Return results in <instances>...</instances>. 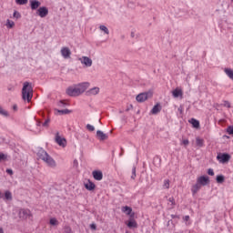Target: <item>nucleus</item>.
Here are the masks:
<instances>
[{
	"label": "nucleus",
	"instance_id": "37998d69",
	"mask_svg": "<svg viewBox=\"0 0 233 233\" xmlns=\"http://www.w3.org/2000/svg\"><path fill=\"white\" fill-rule=\"evenodd\" d=\"M208 176H214V169L209 168V169L208 170Z\"/></svg>",
	"mask_w": 233,
	"mask_h": 233
},
{
	"label": "nucleus",
	"instance_id": "9d476101",
	"mask_svg": "<svg viewBox=\"0 0 233 233\" xmlns=\"http://www.w3.org/2000/svg\"><path fill=\"white\" fill-rule=\"evenodd\" d=\"M60 54L64 59H70V56H72V51L68 47H62L60 50Z\"/></svg>",
	"mask_w": 233,
	"mask_h": 233
},
{
	"label": "nucleus",
	"instance_id": "603ef678",
	"mask_svg": "<svg viewBox=\"0 0 233 233\" xmlns=\"http://www.w3.org/2000/svg\"><path fill=\"white\" fill-rule=\"evenodd\" d=\"M131 37H136V33L131 32Z\"/></svg>",
	"mask_w": 233,
	"mask_h": 233
},
{
	"label": "nucleus",
	"instance_id": "5701e85b",
	"mask_svg": "<svg viewBox=\"0 0 233 233\" xmlns=\"http://www.w3.org/2000/svg\"><path fill=\"white\" fill-rule=\"evenodd\" d=\"M56 111L57 112V114H59L60 116H65L66 114H70L72 111H70L69 109H56Z\"/></svg>",
	"mask_w": 233,
	"mask_h": 233
},
{
	"label": "nucleus",
	"instance_id": "2f4dec72",
	"mask_svg": "<svg viewBox=\"0 0 233 233\" xmlns=\"http://www.w3.org/2000/svg\"><path fill=\"white\" fill-rule=\"evenodd\" d=\"M13 17H15V19H21V14L17 11H15L13 14Z\"/></svg>",
	"mask_w": 233,
	"mask_h": 233
},
{
	"label": "nucleus",
	"instance_id": "4468645a",
	"mask_svg": "<svg viewBox=\"0 0 233 233\" xmlns=\"http://www.w3.org/2000/svg\"><path fill=\"white\" fill-rule=\"evenodd\" d=\"M31 10H37V8H41V2L38 0H30Z\"/></svg>",
	"mask_w": 233,
	"mask_h": 233
},
{
	"label": "nucleus",
	"instance_id": "79ce46f5",
	"mask_svg": "<svg viewBox=\"0 0 233 233\" xmlns=\"http://www.w3.org/2000/svg\"><path fill=\"white\" fill-rule=\"evenodd\" d=\"M7 90L9 91V92H14V90H15V87H14V86H7Z\"/></svg>",
	"mask_w": 233,
	"mask_h": 233
},
{
	"label": "nucleus",
	"instance_id": "4be33fe9",
	"mask_svg": "<svg viewBox=\"0 0 233 233\" xmlns=\"http://www.w3.org/2000/svg\"><path fill=\"white\" fill-rule=\"evenodd\" d=\"M122 212H124L127 216H131V214H132V208H130L128 206H125V207L122 208Z\"/></svg>",
	"mask_w": 233,
	"mask_h": 233
},
{
	"label": "nucleus",
	"instance_id": "58836bf2",
	"mask_svg": "<svg viewBox=\"0 0 233 233\" xmlns=\"http://www.w3.org/2000/svg\"><path fill=\"white\" fill-rule=\"evenodd\" d=\"M49 124H50V118H47V119L42 124V127H47Z\"/></svg>",
	"mask_w": 233,
	"mask_h": 233
},
{
	"label": "nucleus",
	"instance_id": "6e6d98bb",
	"mask_svg": "<svg viewBox=\"0 0 233 233\" xmlns=\"http://www.w3.org/2000/svg\"><path fill=\"white\" fill-rule=\"evenodd\" d=\"M0 233H5V231L3 230V228H0Z\"/></svg>",
	"mask_w": 233,
	"mask_h": 233
},
{
	"label": "nucleus",
	"instance_id": "39448f33",
	"mask_svg": "<svg viewBox=\"0 0 233 233\" xmlns=\"http://www.w3.org/2000/svg\"><path fill=\"white\" fill-rule=\"evenodd\" d=\"M152 97V92H145V93H140L137 96L136 99L138 103H145L147 99H150Z\"/></svg>",
	"mask_w": 233,
	"mask_h": 233
},
{
	"label": "nucleus",
	"instance_id": "ddd939ff",
	"mask_svg": "<svg viewBox=\"0 0 233 233\" xmlns=\"http://www.w3.org/2000/svg\"><path fill=\"white\" fill-rule=\"evenodd\" d=\"M130 219L127 223L128 228H137V222L133 218H134V213L130 216Z\"/></svg>",
	"mask_w": 233,
	"mask_h": 233
},
{
	"label": "nucleus",
	"instance_id": "09e8293b",
	"mask_svg": "<svg viewBox=\"0 0 233 233\" xmlns=\"http://www.w3.org/2000/svg\"><path fill=\"white\" fill-rule=\"evenodd\" d=\"M66 233H71L72 230L70 229V228H66Z\"/></svg>",
	"mask_w": 233,
	"mask_h": 233
},
{
	"label": "nucleus",
	"instance_id": "864d4df0",
	"mask_svg": "<svg viewBox=\"0 0 233 233\" xmlns=\"http://www.w3.org/2000/svg\"><path fill=\"white\" fill-rule=\"evenodd\" d=\"M36 126L41 127V121H37Z\"/></svg>",
	"mask_w": 233,
	"mask_h": 233
},
{
	"label": "nucleus",
	"instance_id": "72a5a7b5",
	"mask_svg": "<svg viewBox=\"0 0 233 233\" xmlns=\"http://www.w3.org/2000/svg\"><path fill=\"white\" fill-rule=\"evenodd\" d=\"M86 129L89 130V132H94V130H96V127H94V126H92L90 124H87Z\"/></svg>",
	"mask_w": 233,
	"mask_h": 233
},
{
	"label": "nucleus",
	"instance_id": "c03bdc74",
	"mask_svg": "<svg viewBox=\"0 0 233 233\" xmlns=\"http://www.w3.org/2000/svg\"><path fill=\"white\" fill-rule=\"evenodd\" d=\"M168 201H169V203H171L172 205H176V201L174 200V198H173V197L169 198H168Z\"/></svg>",
	"mask_w": 233,
	"mask_h": 233
},
{
	"label": "nucleus",
	"instance_id": "c85d7f7f",
	"mask_svg": "<svg viewBox=\"0 0 233 233\" xmlns=\"http://www.w3.org/2000/svg\"><path fill=\"white\" fill-rule=\"evenodd\" d=\"M66 103H65V101L63 100H60L58 103H57V106H59L60 108H65V106H66Z\"/></svg>",
	"mask_w": 233,
	"mask_h": 233
},
{
	"label": "nucleus",
	"instance_id": "8fccbe9b",
	"mask_svg": "<svg viewBox=\"0 0 233 233\" xmlns=\"http://www.w3.org/2000/svg\"><path fill=\"white\" fill-rule=\"evenodd\" d=\"M3 198H5V195L0 191V199H3Z\"/></svg>",
	"mask_w": 233,
	"mask_h": 233
},
{
	"label": "nucleus",
	"instance_id": "c9c22d12",
	"mask_svg": "<svg viewBox=\"0 0 233 233\" xmlns=\"http://www.w3.org/2000/svg\"><path fill=\"white\" fill-rule=\"evenodd\" d=\"M223 103V106H226V108H230V102H228V100H224Z\"/></svg>",
	"mask_w": 233,
	"mask_h": 233
},
{
	"label": "nucleus",
	"instance_id": "f257e3e1",
	"mask_svg": "<svg viewBox=\"0 0 233 233\" xmlns=\"http://www.w3.org/2000/svg\"><path fill=\"white\" fill-rule=\"evenodd\" d=\"M88 86H90V83L83 82L78 85L69 86L66 92L67 96H70V97H77L78 96H81V94L85 93Z\"/></svg>",
	"mask_w": 233,
	"mask_h": 233
},
{
	"label": "nucleus",
	"instance_id": "7c9ffc66",
	"mask_svg": "<svg viewBox=\"0 0 233 233\" xmlns=\"http://www.w3.org/2000/svg\"><path fill=\"white\" fill-rule=\"evenodd\" d=\"M16 5H26L28 0H15Z\"/></svg>",
	"mask_w": 233,
	"mask_h": 233
},
{
	"label": "nucleus",
	"instance_id": "a19ab883",
	"mask_svg": "<svg viewBox=\"0 0 233 233\" xmlns=\"http://www.w3.org/2000/svg\"><path fill=\"white\" fill-rule=\"evenodd\" d=\"M90 228L91 230H97V226L96 224H91Z\"/></svg>",
	"mask_w": 233,
	"mask_h": 233
},
{
	"label": "nucleus",
	"instance_id": "1a4fd4ad",
	"mask_svg": "<svg viewBox=\"0 0 233 233\" xmlns=\"http://www.w3.org/2000/svg\"><path fill=\"white\" fill-rule=\"evenodd\" d=\"M78 61H80V63L82 65H84L85 66H86L87 68H89L90 66H92V58L88 57V56H82L80 58H78Z\"/></svg>",
	"mask_w": 233,
	"mask_h": 233
},
{
	"label": "nucleus",
	"instance_id": "cd10ccee",
	"mask_svg": "<svg viewBox=\"0 0 233 233\" xmlns=\"http://www.w3.org/2000/svg\"><path fill=\"white\" fill-rule=\"evenodd\" d=\"M0 116H5V117H8V112L0 106Z\"/></svg>",
	"mask_w": 233,
	"mask_h": 233
},
{
	"label": "nucleus",
	"instance_id": "0eeeda50",
	"mask_svg": "<svg viewBox=\"0 0 233 233\" xmlns=\"http://www.w3.org/2000/svg\"><path fill=\"white\" fill-rule=\"evenodd\" d=\"M36 15H39L42 19L48 15V7L41 6L36 10Z\"/></svg>",
	"mask_w": 233,
	"mask_h": 233
},
{
	"label": "nucleus",
	"instance_id": "b1692460",
	"mask_svg": "<svg viewBox=\"0 0 233 233\" xmlns=\"http://www.w3.org/2000/svg\"><path fill=\"white\" fill-rule=\"evenodd\" d=\"M216 181L217 183H225V176L223 175H218L217 177H216Z\"/></svg>",
	"mask_w": 233,
	"mask_h": 233
},
{
	"label": "nucleus",
	"instance_id": "473e14b6",
	"mask_svg": "<svg viewBox=\"0 0 233 233\" xmlns=\"http://www.w3.org/2000/svg\"><path fill=\"white\" fill-rule=\"evenodd\" d=\"M164 188H170V181L169 180H164Z\"/></svg>",
	"mask_w": 233,
	"mask_h": 233
},
{
	"label": "nucleus",
	"instance_id": "4c0bfd02",
	"mask_svg": "<svg viewBox=\"0 0 233 233\" xmlns=\"http://www.w3.org/2000/svg\"><path fill=\"white\" fill-rule=\"evenodd\" d=\"M131 179H136V167H133L132 168Z\"/></svg>",
	"mask_w": 233,
	"mask_h": 233
},
{
	"label": "nucleus",
	"instance_id": "a878e982",
	"mask_svg": "<svg viewBox=\"0 0 233 233\" xmlns=\"http://www.w3.org/2000/svg\"><path fill=\"white\" fill-rule=\"evenodd\" d=\"M99 30H101L102 32L106 34V35H108V34H110V31L108 30V27H106V25H100Z\"/></svg>",
	"mask_w": 233,
	"mask_h": 233
},
{
	"label": "nucleus",
	"instance_id": "412c9836",
	"mask_svg": "<svg viewBox=\"0 0 233 233\" xmlns=\"http://www.w3.org/2000/svg\"><path fill=\"white\" fill-rule=\"evenodd\" d=\"M196 145H197V147L201 148L205 146V140H203V138L197 137L196 138Z\"/></svg>",
	"mask_w": 233,
	"mask_h": 233
},
{
	"label": "nucleus",
	"instance_id": "a211bd4d",
	"mask_svg": "<svg viewBox=\"0 0 233 233\" xmlns=\"http://www.w3.org/2000/svg\"><path fill=\"white\" fill-rule=\"evenodd\" d=\"M85 187L86 188V190H94L96 188V184H94V182L88 180L87 183L85 184Z\"/></svg>",
	"mask_w": 233,
	"mask_h": 233
},
{
	"label": "nucleus",
	"instance_id": "bb28decb",
	"mask_svg": "<svg viewBox=\"0 0 233 233\" xmlns=\"http://www.w3.org/2000/svg\"><path fill=\"white\" fill-rule=\"evenodd\" d=\"M5 199L7 201H12V193L10 191H5Z\"/></svg>",
	"mask_w": 233,
	"mask_h": 233
},
{
	"label": "nucleus",
	"instance_id": "393cba45",
	"mask_svg": "<svg viewBox=\"0 0 233 233\" xmlns=\"http://www.w3.org/2000/svg\"><path fill=\"white\" fill-rule=\"evenodd\" d=\"M5 26H6L7 28H14V26H15V23H14V21H12V20H10V19H7V20H6Z\"/></svg>",
	"mask_w": 233,
	"mask_h": 233
},
{
	"label": "nucleus",
	"instance_id": "423d86ee",
	"mask_svg": "<svg viewBox=\"0 0 233 233\" xmlns=\"http://www.w3.org/2000/svg\"><path fill=\"white\" fill-rule=\"evenodd\" d=\"M217 159L219 163L225 165V163H228V161H230V156L228 155V153H219L217 156Z\"/></svg>",
	"mask_w": 233,
	"mask_h": 233
},
{
	"label": "nucleus",
	"instance_id": "c756f323",
	"mask_svg": "<svg viewBox=\"0 0 233 233\" xmlns=\"http://www.w3.org/2000/svg\"><path fill=\"white\" fill-rule=\"evenodd\" d=\"M49 223L53 227H56V225H57V219L56 218H53L50 219Z\"/></svg>",
	"mask_w": 233,
	"mask_h": 233
},
{
	"label": "nucleus",
	"instance_id": "dca6fc26",
	"mask_svg": "<svg viewBox=\"0 0 233 233\" xmlns=\"http://www.w3.org/2000/svg\"><path fill=\"white\" fill-rule=\"evenodd\" d=\"M172 96L175 98L177 97H183V90L179 89V88H176L172 91Z\"/></svg>",
	"mask_w": 233,
	"mask_h": 233
},
{
	"label": "nucleus",
	"instance_id": "aec40b11",
	"mask_svg": "<svg viewBox=\"0 0 233 233\" xmlns=\"http://www.w3.org/2000/svg\"><path fill=\"white\" fill-rule=\"evenodd\" d=\"M189 123L192 124L193 128H199V121L196 118H191Z\"/></svg>",
	"mask_w": 233,
	"mask_h": 233
},
{
	"label": "nucleus",
	"instance_id": "ea45409f",
	"mask_svg": "<svg viewBox=\"0 0 233 233\" xmlns=\"http://www.w3.org/2000/svg\"><path fill=\"white\" fill-rule=\"evenodd\" d=\"M5 159H6V155L0 153V161H5Z\"/></svg>",
	"mask_w": 233,
	"mask_h": 233
},
{
	"label": "nucleus",
	"instance_id": "4d7b16f0",
	"mask_svg": "<svg viewBox=\"0 0 233 233\" xmlns=\"http://www.w3.org/2000/svg\"><path fill=\"white\" fill-rule=\"evenodd\" d=\"M39 132H41V130H37L36 133L39 134Z\"/></svg>",
	"mask_w": 233,
	"mask_h": 233
},
{
	"label": "nucleus",
	"instance_id": "e433bc0d",
	"mask_svg": "<svg viewBox=\"0 0 233 233\" xmlns=\"http://www.w3.org/2000/svg\"><path fill=\"white\" fill-rule=\"evenodd\" d=\"M189 143L190 142L188 141V139H184L182 140L181 145H184V147H188Z\"/></svg>",
	"mask_w": 233,
	"mask_h": 233
},
{
	"label": "nucleus",
	"instance_id": "f704fd0d",
	"mask_svg": "<svg viewBox=\"0 0 233 233\" xmlns=\"http://www.w3.org/2000/svg\"><path fill=\"white\" fill-rule=\"evenodd\" d=\"M227 132L229 134V136H233V126L228 127Z\"/></svg>",
	"mask_w": 233,
	"mask_h": 233
},
{
	"label": "nucleus",
	"instance_id": "f8f14e48",
	"mask_svg": "<svg viewBox=\"0 0 233 233\" xmlns=\"http://www.w3.org/2000/svg\"><path fill=\"white\" fill-rule=\"evenodd\" d=\"M96 137L99 139V141H106V139H108V135L105 134L101 130L96 131Z\"/></svg>",
	"mask_w": 233,
	"mask_h": 233
},
{
	"label": "nucleus",
	"instance_id": "3c124183",
	"mask_svg": "<svg viewBox=\"0 0 233 233\" xmlns=\"http://www.w3.org/2000/svg\"><path fill=\"white\" fill-rule=\"evenodd\" d=\"M73 163H74V167H77V160L75 159Z\"/></svg>",
	"mask_w": 233,
	"mask_h": 233
},
{
	"label": "nucleus",
	"instance_id": "a18cd8bd",
	"mask_svg": "<svg viewBox=\"0 0 233 233\" xmlns=\"http://www.w3.org/2000/svg\"><path fill=\"white\" fill-rule=\"evenodd\" d=\"M134 108V106L129 105V106H127V108L126 109V112H129V110H132Z\"/></svg>",
	"mask_w": 233,
	"mask_h": 233
},
{
	"label": "nucleus",
	"instance_id": "5fc2aeb1",
	"mask_svg": "<svg viewBox=\"0 0 233 233\" xmlns=\"http://www.w3.org/2000/svg\"><path fill=\"white\" fill-rule=\"evenodd\" d=\"M13 109H14V110H17V106L15 105V106H13Z\"/></svg>",
	"mask_w": 233,
	"mask_h": 233
},
{
	"label": "nucleus",
	"instance_id": "2eb2a0df",
	"mask_svg": "<svg viewBox=\"0 0 233 233\" xmlns=\"http://www.w3.org/2000/svg\"><path fill=\"white\" fill-rule=\"evenodd\" d=\"M99 94V87H93L86 92V96H97Z\"/></svg>",
	"mask_w": 233,
	"mask_h": 233
},
{
	"label": "nucleus",
	"instance_id": "49530a36",
	"mask_svg": "<svg viewBox=\"0 0 233 233\" xmlns=\"http://www.w3.org/2000/svg\"><path fill=\"white\" fill-rule=\"evenodd\" d=\"M6 173L12 176V174H14V171L12 169H6Z\"/></svg>",
	"mask_w": 233,
	"mask_h": 233
},
{
	"label": "nucleus",
	"instance_id": "de8ad7c7",
	"mask_svg": "<svg viewBox=\"0 0 233 233\" xmlns=\"http://www.w3.org/2000/svg\"><path fill=\"white\" fill-rule=\"evenodd\" d=\"M190 219V216L187 215L184 217V221H188Z\"/></svg>",
	"mask_w": 233,
	"mask_h": 233
},
{
	"label": "nucleus",
	"instance_id": "6e6552de",
	"mask_svg": "<svg viewBox=\"0 0 233 233\" xmlns=\"http://www.w3.org/2000/svg\"><path fill=\"white\" fill-rule=\"evenodd\" d=\"M55 141L57 145H59V147H66V139L64 137H61V136H59V132L56 134Z\"/></svg>",
	"mask_w": 233,
	"mask_h": 233
},
{
	"label": "nucleus",
	"instance_id": "7ed1b4c3",
	"mask_svg": "<svg viewBox=\"0 0 233 233\" xmlns=\"http://www.w3.org/2000/svg\"><path fill=\"white\" fill-rule=\"evenodd\" d=\"M210 183V178L208 176H201L197 178V183L193 185L191 188V192L193 196H196L199 190H201V187H207Z\"/></svg>",
	"mask_w": 233,
	"mask_h": 233
},
{
	"label": "nucleus",
	"instance_id": "6ab92c4d",
	"mask_svg": "<svg viewBox=\"0 0 233 233\" xmlns=\"http://www.w3.org/2000/svg\"><path fill=\"white\" fill-rule=\"evenodd\" d=\"M159 112H161V106H159V104H157L153 106L152 110H151V114H159Z\"/></svg>",
	"mask_w": 233,
	"mask_h": 233
},
{
	"label": "nucleus",
	"instance_id": "f03ea898",
	"mask_svg": "<svg viewBox=\"0 0 233 233\" xmlns=\"http://www.w3.org/2000/svg\"><path fill=\"white\" fill-rule=\"evenodd\" d=\"M36 156L38 159H41L42 161H44V163H46L47 167H50V168H56V160H54V158L50 157V155H48V153L45 151V149L43 148L38 149Z\"/></svg>",
	"mask_w": 233,
	"mask_h": 233
},
{
	"label": "nucleus",
	"instance_id": "f3484780",
	"mask_svg": "<svg viewBox=\"0 0 233 233\" xmlns=\"http://www.w3.org/2000/svg\"><path fill=\"white\" fill-rule=\"evenodd\" d=\"M28 216H30V211H28L26 209H21L19 211V218H22V219H26V218H28Z\"/></svg>",
	"mask_w": 233,
	"mask_h": 233
},
{
	"label": "nucleus",
	"instance_id": "9b49d317",
	"mask_svg": "<svg viewBox=\"0 0 233 233\" xmlns=\"http://www.w3.org/2000/svg\"><path fill=\"white\" fill-rule=\"evenodd\" d=\"M92 176L96 181H101L103 179V172L101 170L93 171Z\"/></svg>",
	"mask_w": 233,
	"mask_h": 233
},
{
	"label": "nucleus",
	"instance_id": "20e7f679",
	"mask_svg": "<svg viewBox=\"0 0 233 233\" xmlns=\"http://www.w3.org/2000/svg\"><path fill=\"white\" fill-rule=\"evenodd\" d=\"M33 92L34 87H32V84H30V82H25L22 88V97L24 101H27V103H30Z\"/></svg>",
	"mask_w": 233,
	"mask_h": 233
}]
</instances>
